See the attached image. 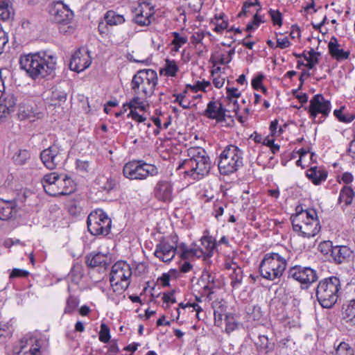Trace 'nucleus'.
I'll list each match as a JSON object with an SVG mask.
<instances>
[{
  "label": "nucleus",
  "mask_w": 355,
  "mask_h": 355,
  "mask_svg": "<svg viewBox=\"0 0 355 355\" xmlns=\"http://www.w3.org/2000/svg\"><path fill=\"white\" fill-rule=\"evenodd\" d=\"M20 69L33 80L52 75L57 65L56 55L49 51H40L21 54L19 59Z\"/></svg>",
  "instance_id": "obj_1"
},
{
  "label": "nucleus",
  "mask_w": 355,
  "mask_h": 355,
  "mask_svg": "<svg viewBox=\"0 0 355 355\" xmlns=\"http://www.w3.org/2000/svg\"><path fill=\"white\" fill-rule=\"evenodd\" d=\"M189 158L182 162L178 169H184V173L194 180H200L207 176L211 169L210 158L201 147H191L187 150Z\"/></svg>",
  "instance_id": "obj_2"
},
{
  "label": "nucleus",
  "mask_w": 355,
  "mask_h": 355,
  "mask_svg": "<svg viewBox=\"0 0 355 355\" xmlns=\"http://www.w3.org/2000/svg\"><path fill=\"white\" fill-rule=\"evenodd\" d=\"M46 193L51 196H68L76 191V184L71 177L55 172L49 173L41 180Z\"/></svg>",
  "instance_id": "obj_3"
},
{
  "label": "nucleus",
  "mask_w": 355,
  "mask_h": 355,
  "mask_svg": "<svg viewBox=\"0 0 355 355\" xmlns=\"http://www.w3.org/2000/svg\"><path fill=\"white\" fill-rule=\"evenodd\" d=\"M341 289L340 279L331 276L319 281L315 288V296L319 304L324 309H331L337 302Z\"/></svg>",
  "instance_id": "obj_4"
},
{
  "label": "nucleus",
  "mask_w": 355,
  "mask_h": 355,
  "mask_svg": "<svg viewBox=\"0 0 355 355\" xmlns=\"http://www.w3.org/2000/svg\"><path fill=\"white\" fill-rule=\"evenodd\" d=\"M158 83L156 71L144 69L137 71L130 81V89L133 94L150 98L155 93Z\"/></svg>",
  "instance_id": "obj_5"
},
{
  "label": "nucleus",
  "mask_w": 355,
  "mask_h": 355,
  "mask_svg": "<svg viewBox=\"0 0 355 355\" xmlns=\"http://www.w3.org/2000/svg\"><path fill=\"white\" fill-rule=\"evenodd\" d=\"M288 259V256L279 252L266 253L259 265L261 276L270 281L279 279L287 267Z\"/></svg>",
  "instance_id": "obj_6"
},
{
  "label": "nucleus",
  "mask_w": 355,
  "mask_h": 355,
  "mask_svg": "<svg viewBox=\"0 0 355 355\" xmlns=\"http://www.w3.org/2000/svg\"><path fill=\"white\" fill-rule=\"evenodd\" d=\"M243 166V151L235 145H228L221 152L218 161L219 172L229 175Z\"/></svg>",
  "instance_id": "obj_7"
},
{
  "label": "nucleus",
  "mask_w": 355,
  "mask_h": 355,
  "mask_svg": "<svg viewBox=\"0 0 355 355\" xmlns=\"http://www.w3.org/2000/svg\"><path fill=\"white\" fill-rule=\"evenodd\" d=\"M87 225L91 234L105 236L110 233L112 220L102 209H96L88 215Z\"/></svg>",
  "instance_id": "obj_8"
},
{
  "label": "nucleus",
  "mask_w": 355,
  "mask_h": 355,
  "mask_svg": "<svg viewBox=\"0 0 355 355\" xmlns=\"http://www.w3.org/2000/svg\"><path fill=\"white\" fill-rule=\"evenodd\" d=\"M123 175L130 180H144L158 174V168L153 164L142 160L126 163L123 168Z\"/></svg>",
  "instance_id": "obj_9"
},
{
  "label": "nucleus",
  "mask_w": 355,
  "mask_h": 355,
  "mask_svg": "<svg viewBox=\"0 0 355 355\" xmlns=\"http://www.w3.org/2000/svg\"><path fill=\"white\" fill-rule=\"evenodd\" d=\"M310 118L315 123H321L329 116L331 110L330 101L326 99L321 94L314 95L309 101V105L305 108Z\"/></svg>",
  "instance_id": "obj_10"
},
{
  "label": "nucleus",
  "mask_w": 355,
  "mask_h": 355,
  "mask_svg": "<svg viewBox=\"0 0 355 355\" xmlns=\"http://www.w3.org/2000/svg\"><path fill=\"white\" fill-rule=\"evenodd\" d=\"M287 278L300 284L302 289H308L318 279V272L311 267L295 265L290 267L287 271Z\"/></svg>",
  "instance_id": "obj_11"
},
{
  "label": "nucleus",
  "mask_w": 355,
  "mask_h": 355,
  "mask_svg": "<svg viewBox=\"0 0 355 355\" xmlns=\"http://www.w3.org/2000/svg\"><path fill=\"white\" fill-rule=\"evenodd\" d=\"M176 235L171 237V241L162 237L156 245L154 255L163 262H170L175 256L178 250Z\"/></svg>",
  "instance_id": "obj_12"
},
{
  "label": "nucleus",
  "mask_w": 355,
  "mask_h": 355,
  "mask_svg": "<svg viewBox=\"0 0 355 355\" xmlns=\"http://www.w3.org/2000/svg\"><path fill=\"white\" fill-rule=\"evenodd\" d=\"M51 19L60 24H68L73 17V12L62 1L53 2L49 6Z\"/></svg>",
  "instance_id": "obj_13"
},
{
  "label": "nucleus",
  "mask_w": 355,
  "mask_h": 355,
  "mask_svg": "<svg viewBox=\"0 0 355 355\" xmlns=\"http://www.w3.org/2000/svg\"><path fill=\"white\" fill-rule=\"evenodd\" d=\"M62 151L61 147L54 142L49 148L42 150L40 157L45 167L53 170L63 162Z\"/></svg>",
  "instance_id": "obj_14"
},
{
  "label": "nucleus",
  "mask_w": 355,
  "mask_h": 355,
  "mask_svg": "<svg viewBox=\"0 0 355 355\" xmlns=\"http://www.w3.org/2000/svg\"><path fill=\"white\" fill-rule=\"evenodd\" d=\"M227 110L219 100L209 101L206 109L203 111L202 115L211 120H215L217 123H224L227 119L233 122L232 116L227 114Z\"/></svg>",
  "instance_id": "obj_15"
},
{
  "label": "nucleus",
  "mask_w": 355,
  "mask_h": 355,
  "mask_svg": "<svg viewBox=\"0 0 355 355\" xmlns=\"http://www.w3.org/2000/svg\"><path fill=\"white\" fill-rule=\"evenodd\" d=\"M153 195L159 202L170 203L173 199V186L171 181L159 180L153 188Z\"/></svg>",
  "instance_id": "obj_16"
},
{
  "label": "nucleus",
  "mask_w": 355,
  "mask_h": 355,
  "mask_svg": "<svg viewBox=\"0 0 355 355\" xmlns=\"http://www.w3.org/2000/svg\"><path fill=\"white\" fill-rule=\"evenodd\" d=\"M132 268L130 266L124 261H119L112 266L110 273V282L122 281L131 282Z\"/></svg>",
  "instance_id": "obj_17"
},
{
  "label": "nucleus",
  "mask_w": 355,
  "mask_h": 355,
  "mask_svg": "<svg viewBox=\"0 0 355 355\" xmlns=\"http://www.w3.org/2000/svg\"><path fill=\"white\" fill-rule=\"evenodd\" d=\"M91 63L92 61L88 53L78 49L71 56L69 68L71 70L79 73L88 68Z\"/></svg>",
  "instance_id": "obj_18"
},
{
  "label": "nucleus",
  "mask_w": 355,
  "mask_h": 355,
  "mask_svg": "<svg viewBox=\"0 0 355 355\" xmlns=\"http://www.w3.org/2000/svg\"><path fill=\"white\" fill-rule=\"evenodd\" d=\"M18 212L15 199L4 200L0 198V220H10L16 218Z\"/></svg>",
  "instance_id": "obj_19"
},
{
  "label": "nucleus",
  "mask_w": 355,
  "mask_h": 355,
  "mask_svg": "<svg viewBox=\"0 0 355 355\" xmlns=\"http://www.w3.org/2000/svg\"><path fill=\"white\" fill-rule=\"evenodd\" d=\"M320 228L317 215L315 218H311L310 222L304 223L303 225L297 227V229L293 231L304 238H311L315 236L320 232Z\"/></svg>",
  "instance_id": "obj_20"
},
{
  "label": "nucleus",
  "mask_w": 355,
  "mask_h": 355,
  "mask_svg": "<svg viewBox=\"0 0 355 355\" xmlns=\"http://www.w3.org/2000/svg\"><path fill=\"white\" fill-rule=\"evenodd\" d=\"M111 286V292L107 293V297L109 300L118 304L121 300V296L122 298H125L124 292L128 288L130 283L121 281L110 282Z\"/></svg>",
  "instance_id": "obj_21"
},
{
  "label": "nucleus",
  "mask_w": 355,
  "mask_h": 355,
  "mask_svg": "<svg viewBox=\"0 0 355 355\" xmlns=\"http://www.w3.org/2000/svg\"><path fill=\"white\" fill-rule=\"evenodd\" d=\"M200 282L205 284L203 289L208 291V296L214 293V290L220 288L221 282L216 277V274H211L208 271H203L200 277Z\"/></svg>",
  "instance_id": "obj_22"
},
{
  "label": "nucleus",
  "mask_w": 355,
  "mask_h": 355,
  "mask_svg": "<svg viewBox=\"0 0 355 355\" xmlns=\"http://www.w3.org/2000/svg\"><path fill=\"white\" fill-rule=\"evenodd\" d=\"M96 184L98 186V192L110 193L112 191L116 190L118 182L112 177H106L105 175H99L96 179Z\"/></svg>",
  "instance_id": "obj_23"
},
{
  "label": "nucleus",
  "mask_w": 355,
  "mask_h": 355,
  "mask_svg": "<svg viewBox=\"0 0 355 355\" xmlns=\"http://www.w3.org/2000/svg\"><path fill=\"white\" fill-rule=\"evenodd\" d=\"M85 263L89 268L103 267L107 268L110 261L107 254L96 252L87 254L85 257Z\"/></svg>",
  "instance_id": "obj_24"
},
{
  "label": "nucleus",
  "mask_w": 355,
  "mask_h": 355,
  "mask_svg": "<svg viewBox=\"0 0 355 355\" xmlns=\"http://www.w3.org/2000/svg\"><path fill=\"white\" fill-rule=\"evenodd\" d=\"M352 254L351 249L347 245H336L331 252V257L336 264H341L349 260Z\"/></svg>",
  "instance_id": "obj_25"
},
{
  "label": "nucleus",
  "mask_w": 355,
  "mask_h": 355,
  "mask_svg": "<svg viewBox=\"0 0 355 355\" xmlns=\"http://www.w3.org/2000/svg\"><path fill=\"white\" fill-rule=\"evenodd\" d=\"M317 216V211L314 209H307L306 212H301L299 214H293L291 216L293 230H296L297 227L303 225L304 223L311 221V218Z\"/></svg>",
  "instance_id": "obj_26"
},
{
  "label": "nucleus",
  "mask_w": 355,
  "mask_h": 355,
  "mask_svg": "<svg viewBox=\"0 0 355 355\" xmlns=\"http://www.w3.org/2000/svg\"><path fill=\"white\" fill-rule=\"evenodd\" d=\"M339 46L337 38L333 36L328 44L329 53L331 56L337 61L348 59L350 52L339 49Z\"/></svg>",
  "instance_id": "obj_27"
},
{
  "label": "nucleus",
  "mask_w": 355,
  "mask_h": 355,
  "mask_svg": "<svg viewBox=\"0 0 355 355\" xmlns=\"http://www.w3.org/2000/svg\"><path fill=\"white\" fill-rule=\"evenodd\" d=\"M149 97H143L141 96L134 94L133 98L129 101L123 103V108L124 112H126L128 109H130V111H137L139 110L141 112L146 111V104L147 99Z\"/></svg>",
  "instance_id": "obj_28"
},
{
  "label": "nucleus",
  "mask_w": 355,
  "mask_h": 355,
  "mask_svg": "<svg viewBox=\"0 0 355 355\" xmlns=\"http://www.w3.org/2000/svg\"><path fill=\"white\" fill-rule=\"evenodd\" d=\"M201 245L203 247L204 256L211 257L216 250L217 242L211 236L209 235L207 230L204 232V235L200 239Z\"/></svg>",
  "instance_id": "obj_29"
},
{
  "label": "nucleus",
  "mask_w": 355,
  "mask_h": 355,
  "mask_svg": "<svg viewBox=\"0 0 355 355\" xmlns=\"http://www.w3.org/2000/svg\"><path fill=\"white\" fill-rule=\"evenodd\" d=\"M306 175L315 185H319L327 180L328 173L324 169L313 166L306 171Z\"/></svg>",
  "instance_id": "obj_30"
},
{
  "label": "nucleus",
  "mask_w": 355,
  "mask_h": 355,
  "mask_svg": "<svg viewBox=\"0 0 355 355\" xmlns=\"http://www.w3.org/2000/svg\"><path fill=\"white\" fill-rule=\"evenodd\" d=\"M355 197V192L353 189L347 185L344 186L340 191L338 199V204L344 203L342 208L344 209L345 207L352 205L353 200Z\"/></svg>",
  "instance_id": "obj_31"
},
{
  "label": "nucleus",
  "mask_w": 355,
  "mask_h": 355,
  "mask_svg": "<svg viewBox=\"0 0 355 355\" xmlns=\"http://www.w3.org/2000/svg\"><path fill=\"white\" fill-rule=\"evenodd\" d=\"M67 291L69 293V296L66 299V304L64 309V313L67 315L73 314L80 304V297L70 293L71 288L69 286Z\"/></svg>",
  "instance_id": "obj_32"
},
{
  "label": "nucleus",
  "mask_w": 355,
  "mask_h": 355,
  "mask_svg": "<svg viewBox=\"0 0 355 355\" xmlns=\"http://www.w3.org/2000/svg\"><path fill=\"white\" fill-rule=\"evenodd\" d=\"M31 153L27 149H18L14 153L12 159L15 165L23 166L28 163L31 159Z\"/></svg>",
  "instance_id": "obj_33"
},
{
  "label": "nucleus",
  "mask_w": 355,
  "mask_h": 355,
  "mask_svg": "<svg viewBox=\"0 0 355 355\" xmlns=\"http://www.w3.org/2000/svg\"><path fill=\"white\" fill-rule=\"evenodd\" d=\"M104 19L109 26H117L125 21L123 15L118 14L113 10H109L105 12Z\"/></svg>",
  "instance_id": "obj_34"
},
{
  "label": "nucleus",
  "mask_w": 355,
  "mask_h": 355,
  "mask_svg": "<svg viewBox=\"0 0 355 355\" xmlns=\"http://www.w3.org/2000/svg\"><path fill=\"white\" fill-rule=\"evenodd\" d=\"M17 116L20 121H24L35 118V114L33 107L24 102L19 105Z\"/></svg>",
  "instance_id": "obj_35"
},
{
  "label": "nucleus",
  "mask_w": 355,
  "mask_h": 355,
  "mask_svg": "<svg viewBox=\"0 0 355 355\" xmlns=\"http://www.w3.org/2000/svg\"><path fill=\"white\" fill-rule=\"evenodd\" d=\"M14 332V328L11 321L0 322V344L4 343L11 338Z\"/></svg>",
  "instance_id": "obj_36"
},
{
  "label": "nucleus",
  "mask_w": 355,
  "mask_h": 355,
  "mask_svg": "<svg viewBox=\"0 0 355 355\" xmlns=\"http://www.w3.org/2000/svg\"><path fill=\"white\" fill-rule=\"evenodd\" d=\"M178 70V66L177 65L175 60L166 59L164 68L160 69L159 73L162 74L164 73V75L167 77H174L176 76Z\"/></svg>",
  "instance_id": "obj_37"
},
{
  "label": "nucleus",
  "mask_w": 355,
  "mask_h": 355,
  "mask_svg": "<svg viewBox=\"0 0 355 355\" xmlns=\"http://www.w3.org/2000/svg\"><path fill=\"white\" fill-rule=\"evenodd\" d=\"M227 98L230 103H233L234 107L233 111L236 113L239 110V105H238L237 101L233 98H237L241 96V92L236 87H226Z\"/></svg>",
  "instance_id": "obj_38"
},
{
  "label": "nucleus",
  "mask_w": 355,
  "mask_h": 355,
  "mask_svg": "<svg viewBox=\"0 0 355 355\" xmlns=\"http://www.w3.org/2000/svg\"><path fill=\"white\" fill-rule=\"evenodd\" d=\"M332 355H355V351L349 343L340 342L339 345L335 347Z\"/></svg>",
  "instance_id": "obj_39"
},
{
  "label": "nucleus",
  "mask_w": 355,
  "mask_h": 355,
  "mask_svg": "<svg viewBox=\"0 0 355 355\" xmlns=\"http://www.w3.org/2000/svg\"><path fill=\"white\" fill-rule=\"evenodd\" d=\"M209 62H211L213 67H216L218 64H225L229 63L227 56L220 49L216 50L211 53Z\"/></svg>",
  "instance_id": "obj_40"
},
{
  "label": "nucleus",
  "mask_w": 355,
  "mask_h": 355,
  "mask_svg": "<svg viewBox=\"0 0 355 355\" xmlns=\"http://www.w3.org/2000/svg\"><path fill=\"white\" fill-rule=\"evenodd\" d=\"M258 348L264 351L266 354H268L274 350L275 343L269 342V339L266 336H259Z\"/></svg>",
  "instance_id": "obj_41"
},
{
  "label": "nucleus",
  "mask_w": 355,
  "mask_h": 355,
  "mask_svg": "<svg viewBox=\"0 0 355 355\" xmlns=\"http://www.w3.org/2000/svg\"><path fill=\"white\" fill-rule=\"evenodd\" d=\"M344 318L355 326V299L349 301L344 311Z\"/></svg>",
  "instance_id": "obj_42"
},
{
  "label": "nucleus",
  "mask_w": 355,
  "mask_h": 355,
  "mask_svg": "<svg viewBox=\"0 0 355 355\" xmlns=\"http://www.w3.org/2000/svg\"><path fill=\"white\" fill-rule=\"evenodd\" d=\"M344 108L345 107L342 106L340 109L335 110L334 111V115L340 122L350 123L354 119L355 115L352 114H343V110Z\"/></svg>",
  "instance_id": "obj_43"
},
{
  "label": "nucleus",
  "mask_w": 355,
  "mask_h": 355,
  "mask_svg": "<svg viewBox=\"0 0 355 355\" xmlns=\"http://www.w3.org/2000/svg\"><path fill=\"white\" fill-rule=\"evenodd\" d=\"M132 21L140 26H147L150 24V15H144L143 12L140 11L134 17Z\"/></svg>",
  "instance_id": "obj_44"
},
{
  "label": "nucleus",
  "mask_w": 355,
  "mask_h": 355,
  "mask_svg": "<svg viewBox=\"0 0 355 355\" xmlns=\"http://www.w3.org/2000/svg\"><path fill=\"white\" fill-rule=\"evenodd\" d=\"M172 34L173 36V40L172 41V44L173 45V51H178L179 49L187 42V37L181 35L178 32H173Z\"/></svg>",
  "instance_id": "obj_45"
},
{
  "label": "nucleus",
  "mask_w": 355,
  "mask_h": 355,
  "mask_svg": "<svg viewBox=\"0 0 355 355\" xmlns=\"http://www.w3.org/2000/svg\"><path fill=\"white\" fill-rule=\"evenodd\" d=\"M230 278L232 279L231 285L233 288L239 286L243 279L241 268L239 266H236V268H234L233 273L230 275Z\"/></svg>",
  "instance_id": "obj_46"
},
{
  "label": "nucleus",
  "mask_w": 355,
  "mask_h": 355,
  "mask_svg": "<svg viewBox=\"0 0 355 355\" xmlns=\"http://www.w3.org/2000/svg\"><path fill=\"white\" fill-rule=\"evenodd\" d=\"M68 277L71 279L73 282H76L77 284L82 277L81 266L78 263L74 264L68 274Z\"/></svg>",
  "instance_id": "obj_47"
},
{
  "label": "nucleus",
  "mask_w": 355,
  "mask_h": 355,
  "mask_svg": "<svg viewBox=\"0 0 355 355\" xmlns=\"http://www.w3.org/2000/svg\"><path fill=\"white\" fill-rule=\"evenodd\" d=\"M110 338L109 327L105 323H101L98 336L99 340L102 343H107L110 341Z\"/></svg>",
  "instance_id": "obj_48"
},
{
  "label": "nucleus",
  "mask_w": 355,
  "mask_h": 355,
  "mask_svg": "<svg viewBox=\"0 0 355 355\" xmlns=\"http://www.w3.org/2000/svg\"><path fill=\"white\" fill-rule=\"evenodd\" d=\"M268 13L271 17V20L272 21L273 25L282 26L283 24V17L282 14L280 12L279 10H272L270 9L268 10Z\"/></svg>",
  "instance_id": "obj_49"
},
{
  "label": "nucleus",
  "mask_w": 355,
  "mask_h": 355,
  "mask_svg": "<svg viewBox=\"0 0 355 355\" xmlns=\"http://www.w3.org/2000/svg\"><path fill=\"white\" fill-rule=\"evenodd\" d=\"M177 272L175 269H171L168 273H163L162 275L157 279V282L164 287L168 286L170 285L171 277L175 275Z\"/></svg>",
  "instance_id": "obj_50"
},
{
  "label": "nucleus",
  "mask_w": 355,
  "mask_h": 355,
  "mask_svg": "<svg viewBox=\"0 0 355 355\" xmlns=\"http://www.w3.org/2000/svg\"><path fill=\"white\" fill-rule=\"evenodd\" d=\"M204 256V250H202V248H191L187 250V252L185 255L183 256V257L182 258V259H189L191 257H198V258H200V257H202Z\"/></svg>",
  "instance_id": "obj_51"
},
{
  "label": "nucleus",
  "mask_w": 355,
  "mask_h": 355,
  "mask_svg": "<svg viewBox=\"0 0 355 355\" xmlns=\"http://www.w3.org/2000/svg\"><path fill=\"white\" fill-rule=\"evenodd\" d=\"M67 96V92L58 88H55L51 94V99L53 101H57L58 103L65 102Z\"/></svg>",
  "instance_id": "obj_52"
},
{
  "label": "nucleus",
  "mask_w": 355,
  "mask_h": 355,
  "mask_svg": "<svg viewBox=\"0 0 355 355\" xmlns=\"http://www.w3.org/2000/svg\"><path fill=\"white\" fill-rule=\"evenodd\" d=\"M186 93L187 91L184 90L182 93L175 95L176 98L174 102L178 103L183 109H189L191 107V102L184 99Z\"/></svg>",
  "instance_id": "obj_53"
},
{
  "label": "nucleus",
  "mask_w": 355,
  "mask_h": 355,
  "mask_svg": "<svg viewBox=\"0 0 355 355\" xmlns=\"http://www.w3.org/2000/svg\"><path fill=\"white\" fill-rule=\"evenodd\" d=\"M334 247L332 245V242L330 241H322L319 244L318 250L320 252L323 254H328L330 253L331 254V252L334 250Z\"/></svg>",
  "instance_id": "obj_54"
},
{
  "label": "nucleus",
  "mask_w": 355,
  "mask_h": 355,
  "mask_svg": "<svg viewBox=\"0 0 355 355\" xmlns=\"http://www.w3.org/2000/svg\"><path fill=\"white\" fill-rule=\"evenodd\" d=\"M76 168L82 173H87L90 169V162L87 160L77 159L76 160Z\"/></svg>",
  "instance_id": "obj_55"
},
{
  "label": "nucleus",
  "mask_w": 355,
  "mask_h": 355,
  "mask_svg": "<svg viewBox=\"0 0 355 355\" xmlns=\"http://www.w3.org/2000/svg\"><path fill=\"white\" fill-rule=\"evenodd\" d=\"M29 272L26 270L19 269V268H13L9 275V278L10 279H16V278H26L28 277Z\"/></svg>",
  "instance_id": "obj_56"
},
{
  "label": "nucleus",
  "mask_w": 355,
  "mask_h": 355,
  "mask_svg": "<svg viewBox=\"0 0 355 355\" xmlns=\"http://www.w3.org/2000/svg\"><path fill=\"white\" fill-rule=\"evenodd\" d=\"M225 331L230 333L237 328V323L234 321L233 317L230 314H226L225 316Z\"/></svg>",
  "instance_id": "obj_57"
},
{
  "label": "nucleus",
  "mask_w": 355,
  "mask_h": 355,
  "mask_svg": "<svg viewBox=\"0 0 355 355\" xmlns=\"http://www.w3.org/2000/svg\"><path fill=\"white\" fill-rule=\"evenodd\" d=\"M265 78V76L262 73H259L257 74V76H255L252 80V87L255 90L260 89L263 85V80Z\"/></svg>",
  "instance_id": "obj_58"
},
{
  "label": "nucleus",
  "mask_w": 355,
  "mask_h": 355,
  "mask_svg": "<svg viewBox=\"0 0 355 355\" xmlns=\"http://www.w3.org/2000/svg\"><path fill=\"white\" fill-rule=\"evenodd\" d=\"M214 24H215V28L213 30L216 33H221L228 27V21L226 19L219 21H215Z\"/></svg>",
  "instance_id": "obj_59"
},
{
  "label": "nucleus",
  "mask_w": 355,
  "mask_h": 355,
  "mask_svg": "<svg viewBox=\"0 0 355 355\" xmlns=\"http://www.w3.org/2000/svg\"><path fill=\"white\" fill-rule=\"evenodd\" d=\"M224 206H226L225 204L220 201H216L214 203V216L216 218H218L219 216H221L223 214Z\"/></svg>",
  "instance_id": "obj_60"
},
{
  "label": "nucleus",
  "mask_w": 355,
  "mask_h": 355,
  "mask_svg": "<svg viewBox=\"0 0 355 355\" xmlns=\"http://www.w3.org/2000/svg\"><path fill=\"white\" fill-rule=\"evenodd\" d=\"M10 17L8 4L3 2L0 4V21H5Z\"/></svg>",
  "instance_id": "obj_61"
},
{
  "label": "nucleus",
  "mask_w": 355,
  "mask_h": 355,
  "mask_svg": "<svg viewBox=\"0 0 355 355\" xmlns=\"http://www.w3.org/2000/svg\"><path fill=\"white\" fill-rule=\"evenodd\" d=\"M127 117L131 118L137 123H142L146 120V117L143 114H140L137 111H130Z\"/></svg>",
  "instance_id": "obj_62"
},
{
  "label": "nucleus",
  "mask_w": 355,
  "mask_h": 355,
  "mask_svg": "<svg viewBox=\"0 0 355 355\" xmlns=\"http://www.w3.org/2000/svg\"><path fill=\"white\" fill-rule=\"evenodd\" d=\"M210 85H211L210 82L203 80L202 82H198L197 84L194 86L187 85V87H189L191 89H193L194 91L202 90V91L205 92L206 88L207 87H209Z\"/></svg>",
  "instance_id": "obj_63"
},
{
  "label": "nucleus",
  "mask_w": 355,
  "mask_h": 355,
  "mask_svg": "<svg viewBox=\"0 0 355 355\" xmlns=\"http://www.w3.org/2000/svg\"><path fill=\"white\" fill-rule=\"evenodd\" d=\"M347 153L352 158H355V130L353 132V139L349 142V146L347 149Z\"/></svg>",
  "instance_id": "obj_64"
}]
</instances>
